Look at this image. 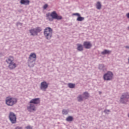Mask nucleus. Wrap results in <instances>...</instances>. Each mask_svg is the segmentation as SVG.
<instances>
[{"instance_id": "nucleus-3", "label": "nucleus", "mask_w": 129, "mask_h": 129, "mask_svg": "<svg viewBox=\"0 0 129 129\" xmlns=\"http://www.w3.org/2000/svg\"><path fill=\"white\" fill-rule=\"evenodd\" d=\"M36 59H37V56L36 55V53H31L29 55L28 61L29 67H34V63L33 62L36 61Z\"/></svg>"}, {"instance_id": "nucleus-14", "label": "nucleus", "mask_w": 129, "mask_h": 129, "mask_svg": "<svg viewBox=\"0 0 129 129\" xmlns=\"http://www.w3.org/2000/svg\"><path fill=\"white\" fill-rule=\"evenodd\" d=\"M20 4L21 5H24V6H28V5H30V1L29 0H21Z\"/></svg>"}, {"instance_id": "nucleus-9", "label": "nucleus", "mask_w": 129, "mask_h": 129, "mask_svg": "<svg viewBox=\"0 0 129 129\" xmlns=\"http://www.w3.org/2000/svg\"><path fill=\"white\" fill-rule=\"evenodd\" d=\"M27 110L29 112H32V111H36V106L33 104H30L29 106H27Z\"/></svg>"}, {"instance_id": "nucleus-13", "label": "nucleus", "mask_w": 129, "mask_h": 129, "mask_svg": "<svg viewBox=\"0 0 129 129\" xmlns=\"http://www.w3.org/2000/svg\"><path fill=\"white\" fill-rule=\"evenodd\" d=\"M8 67L10 70H13L17 67V64L14 62L9 63Z\"/></svg>"}, {"instance_id": "nucleus-32", "label": "nucleus", "mask_w": 129, "mask_h": 129, "mask_svg": "<svg viewBox=\"0 0 129 129\" xmlns=\"http://www.w3.org/2000/svg\"><path fill=\"white\" fill-rule=\"evenodd\" d=\"M17 24V26H19V25H20V26H22V25H23L22 23H20V22H18Z\"/></svg>"}, {"instance_id": "nucleus-19", "label": "nucleus", "mask_w": 129, "mask_h": 129, "mask_svg": "<svg viewBox=\"0 0 129 129\" xmlns=\"http://www.w3.org/2000/svg\"><path fill=\"white\" fill-rule=\"evenodd\" d=\"M77 50L78 51H83V45L81 44H77Z\"/></svg>"}, {"instance_id": "nucleus-1", "label": "nucleus", "mask_w": 129, "mask_h": 129, "mask_svg": "<svg viewBox=\"0 0 129 129\" xmlns=\"http://www.w3.org/2000/svg\"><path fill=\"white\" fill-rule=\"evenodd\" d=\"M46 20L49 22H53V20H62V16H58L56 11H53L51 13H48L46 14Z\"/></svg>"}, {"instance_id": "nucleus-15", "label": "nucleus", "mask_w": 129, "mask_h": 129, "mask_svg": "<svg viewBox=\"0 0 129 129\" xmlns=\"http://www.w3.org/2000/svg\"><path fill=\"white\" fill-rule=\"evenodd\" d=\"M46 40H50L52 38L53 33H43Z\"/></svg>"}, {"instance_id": "nucleus-29", "label": "nucleus", "mask_w": 129, "mask_h": 129, "mask_svg": "<svg viewBox=\"0 0 129 129\" xmlns=\"http://www.w3.org/2000/svg\"><path fill=\"white\" fill-rule=\"evenodd\" d=\"M25 128L26 129H33V127L30 125L27 126Z\"/></svg>"}, {"instance_id": "nucleus-18", "label": "nucleus", "mask_w": 129, "mask_h": 129, "mask_svg": "<svg viewBox=\"0 0 129 129\" xmlns=\"http://www.w3.org/2000/svg\"><path fill=\"white\" fill-rule=\"evenodd\" d=\"M99 69L102 70V71H106V68L103 64H100L99 65Z\"/></svg>"}, {"instance_id": "nucleus-33", "label": "nucleus", "mask_w": 129, "mask_h": 129, "mask_svg": "<svg viewBox=\"0 0 129 129\" xmlns=\"http://www.w3.org/2000/svg\"><path fill=\"white\" fill-rule=\"evenodd\" d=\"M124 48H125L126 49H128L129 50V46H124Z\"/></svg>"}, {"instance_id": "nucleus-27", "label": "nucleus", "mask_w": 129, "mask_h": 129, "mask_svg": "<svg viewBox=\"0 0 129 129\" xmlns=\"http://www.w3.org/2000/svg\"><path fill=\"white\" fill-rule=\"evenodd\" d=\"M110 112V110H105L104 111V112L106 113V114H108V113Z\"/></svg>"}, {"instance_id": "nucleus-17", "label": "nucleus", "mask_w": 129, "mask_h": 129, "mask_svg": "<svg viewBox=\"0 0 129 129\" xmlns=\"http://www.w3.org/2000/svg\"><path fill=\"white\" fill-rule=\"evenodd\" d=\"M77 99L79 102H82L84 99V97L82 95H79L77 97Z\"/></svg>"}, {"instance_id": "nucleus-30", "label": "nucleus", "mask_w": 129, "mask_h": 129, "mask_svg": "<svg viewBox=\"0 0 129 129\" xmlns=\"http://www.w3.org/2000/svg\"><path fill=\"white\" fill-rule=\"evenodd\" d=\"M80 14L79 13H74L73 14V16H77L78 17H79Z\"/></svg>"}, {"instance_id": "nucleus-22", "label": "nucleus", "mask_w": 129, "mask_h": 129, "mask_svg": "<svg viewBox=\"0 0 129 129\" xmlns=\"http://www.w3.org/2000/svg\"><path fill=\"white\" fill-rule=\"evenodd\" d=\"M83 97L85 99H87L88 97H89V94L87 92H85L83 93Z\"/></svg>"}, {"instance_id": "nucleus-8", "label": "nucleus", "mask_w": 129, "mask_h": 129, "mask_svg": "<svg viewBox=\"0 0 129 129\" xmlns=\"http://www.w3.org/2000/svg\"><path fill=\"white\" fill-rule=\"evenodd\" d=\"M48 84L47 83V82L45 81L41 82L40 86L41 90H42L43 91H46L47 88H48Z\"/></svg>"}, {"instance_id": "nucleus-25", "label": "nucleus", "mask_w": 129, "mask_h": 129, "mask_svg": "<svg viewBox=\"0 0 129 129\" xmlns=\"http://www.w3.org/2000/svg\"><path fill=\"white\" fill-rule=\"evenodd\" d=\"M96 6V9H97V10H100V9H101V4L100 2H98Z\"/></svg>"}, {"instance_id": "nucleus-31", "label": "nucleus", "mask_w": 129, "mask_h": 129, "mask_svg": "<svg viewBox=\"0 0 129 129\" xmlns=\"http://www.w3.org/2000/svg\"><path fill=\"white\" fill-rule=\"evenodd\" d=\"M15 129H23V127H20V126H18L16 127H15Z\"/></svg>"}, {"instance_id": "nucleus-24", "label": "nucleus", "mask_w": 129, "mask_h": 129, "mask_svg": "<svg viewBox=\"0 0 129 129\" xmlns=\"http://www.w3.org/2000/svg\"><path fill=\"white\" fill-rule=\"evenodd\" d=\"M84 17H82L80 15L79 17H78L77 21H78V22H82V21H84Z\"/></svg>"}, {"instance_id": "nucleus-20", "label": "nucleus", "mask_w": 129, "mask_h": 129, "mask_svg": "<svg viewBox=\"0 0 129 129\" xmlns=\"http://www.w3.org/2000/svg\"><path fill=\"white\" fill-rule=\"evenodd\" d=\"M111 52V51L110 50L104 49L103 51L101 52V54H102V55H106V54H109Z\"/></svg>"}, {"instance_id": "nucleus-21", "label": "nucleus", "mask_w": 129, "mask_h": 129, "mask_svg": "<svg viewBox=\"0 0 129 129\" xmlns=\"http://www.w3.org/2000/svg\"><path fill=\"white\" fill-rule=\"evenodd\" d=\"M73 119H74V118L72 116H69L68 117H67L66 121L69 122L73 121Z\"/></svg>"}, {"instance_id": "nucleus-28", "label": "nucleus", "mask_w": 129, "mask_h": 129, "mask_svg": "<svg viewBox=\"0 0 129 129\" xmlns=\"http://www.w3.org/2000/svg\"><path fill=\"white\" fill-rule=\"evenodd\" d=\"M48 8V5L47 4H45L43 6V10H46Z\"/></svg>"}, {"instance_id": "nucleus-7", "label": "nucleus", "mask_w": 129, "mask_h": 129, "mask_svg": "<svg viewBox=\"0 0 129 129\" xmlns=\"http://www.w3.org/2000/svg\"><path fill=\"white\" fill-rule=\"evenodd\" d=\"M9 119L11 123H16L17 122V116L13 112H10L9 115Z\"/></svg>"}, {"instance_id": "nucleus-12", "label": "nucleus", "mask_w": 129, "mask_h": 129, "mask_svg": "<svg viewBox=\"0 0 129 129\" xmlns=\"http://www.w3.org/2000/svg\"><path fill=\"white\" fill-rule=\"evenodd\" d=\"M29 103H33V104H39L40 103V98H34L32 99Z\"/></svg>"}, {"instance_id": "nucleus-6", "label": "nucleus", "mask_w": 129, "mask_h": 129, "mask_svg": "<svg viewBox=\"0 0 129 129\" xmlns=\"http://www.w3.org/2000/svg\"><path fill=\"white\" fill-rule=\"evenodd\" d=\"M42 31L41 27H37L36 28H32L29 30V33L31 36H38V33H40Z\"/></svg>"}, {"instance_id": "nucleus-5", "label": "nucleus", "mask_w": 129, "mask_h": 129, "mask_svg": "<svg viewBox=\"0 0 129 129\" xmlns=\"http://www.w3.org/2000/svg\"><path fill=\"white\" fill-rule=\"evenodd\" d=\"M129 94L128 93H124L122 94L120 99V102L123 104H125L128 101Z\"/></svg>"}, {"instance_id": "nucleus-16", "label": "nucleus", "mask_w": 129, "mask_h": 129, "mask_svg": "<svg viewBox=\"0 0 129 129\" xmlns=\"http://www.w3.org/2000/svg\"><path fill=\"white\" fill-rule=\"evenodd\" d=\"M6 62L8 63V64H10L11 63H13L14 62V57L9 56L8 59L6 60Z\"/></svg>"}, {"instance_id": "nucleus-23", "label": "nucleus", "mask_w": 129, "mask_h": 129, "mask_svg": "<svg viewBox=\"0 0 129 129\" xmlns=\"http://www.w3.org/2000/svg\"><path fill=\"white\" fill-rule=\"evenodd\" d=\"M68 86L69 88H75V84L69 83L68 84Z\"/></svg>"}, {"instance_id": "nucleus-10", "label": "nucleus", "mask_w": 129, "mask_h": 129, "mask_svg": "<svg viewBox=\"0 0 129 129\" xmlns=\"http://www.w3.org/2000/svg\"><path fill=\"white\" fill-rule=\"evenodd\" d=\"M83 46L85 49H90L92 47V44L89 41H85L84 42Z\"/></svg>"}, {"instance_id": "nucleus-2", "label": "nucleus", "mask_w": 129, "mask_h": 129, "mask_svg": "<svg viewBox=\"0 0 129 129\" xmlns=\"http://www.w3.org/2000/svg\"><path fill=\"white\" fill-rule=\"evenodd\" d=\"M17 102H18L17 98L8 96L6 98V103L8 106H13L16 104Z\"/></svg>"}, {"instance_id": "nucleus-26", "label": "nucleus", "mask_w": 129, "mask_h": 129, "mask_svg": "<svg viewBox=\"0 0 129 129\" xmlns=\"http://www.w3.org/2000/svg\"><path fill=\"white\" fill-rule=\"evenodd\" d=\"M62 113L64 115H67V114H68V110L66 109H63L62 111Z\"/></svg>"}, {"instance_id": "nucleus-4", "label": "nucleus", "mask_w": 129, "mask_h": 129, "mask_svg": "<svg viewBox=\"0 0 129 129\" xmlns=\"http://www.w3.org/2000/svg\"><path fill=\"white\" fill-rule=\"evenodd\" d=\"M103 79L106 81H110V80H112V78H113V73L112 72L108 71L103 75Z\"/></svg>"}, {"instance_id": "nucleus-11", "label": "nucleus", "mask_w": 129, "mask_h": 129, "mask_svg": "<svg viewBox=\"0 0 129 129\" xmlns=\"http://www.w3.org/2000/svg\"><path fill=\"white\" fill-rule=\"evenodd\" d=\"M53 34V29L51 27H46L44 30L43 34Z\"/></svg>"}]
</instances>
